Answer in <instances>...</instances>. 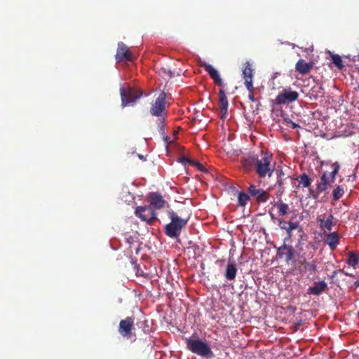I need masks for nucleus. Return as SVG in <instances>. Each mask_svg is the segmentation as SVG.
Here are the masks:
<instances>
[{"label":"nucleus","mask_w":359,"mask_h":359,"mask_svg":"<svg viewBox=\"0 0 359 359\" xmlns=\"http://www.w3.org/2000/svg\"><path fill=\"white\" fill-rule=\"evenodd\" d=\"M168 216L170 222L165 226L164 232L168 237L177 238L180 236L182 230L187 226L189 217L182 218L172 210L168 212Z\"/></svg>","instance_id":"nucleus-1"},{"label":"nucleus","mask_w":359,"mask_h":359,"mask_svg":"<svg viewBox=\"0 0 359 359\" xmlns=\"http://www.w3.org/2000/svg\"><path fill=\"white\" fill-rule=\"evenodd\" d=\"M273 156L269 152L262 151L256 157L255 172L260 178L271 177L274 172V165L271 164Z\"/></svg>","instance_id":"nucleus-2"},{"label":"nucleus","mask_w":359,"mask_h":359,"mask_svg":"<svg viewBox=\"0 0 359 359\" xmlns=\"http://www.w3.org/2000/svg\"><path fill=\"white\" fill-rule=\"evenodd\" d=\"M149 112L151 115L158 117V126L163 130L165 126V117L167 114L166 110V94L162 91L151 103Z\"/></svg>","instance_id":"nucleus-3"},{"label":"nucleus","mask_w":359,"mask_h":359,"mask_svg":"<svg viewBox=\"0 0 359 359\" xmlns=\"http://www.w3.org/2000/svg\"><path fill=\"white\" fill-rule=\"evenodd\" d=\"M186 345L191 352L201 357L209 358L213 355V353L210 346L206 343V341L200 339H186Z\"/></svg>","instance_id":"nucleus-4"},{"label":"nucleus","mask_w":359,"mask_h":359,"mask_svg":"<svg viewBox=\"0 0 359 359\" xmlns=\"http://www.w3.org/2000/svg\"><path fill=\"white\" fill-rule=\"evenodd\" d=\"M302 248L297 249V255L299 257V270L301 273H309V276L314 274L317 270V266L314 262H308L307 259H311L313 254L310 252L306 254L302 252Z\"/></svg>","instance_id":"nucleus-5"},{"label":"nucleus","mask_w":359,"mask_h":359,"mask_svg":"<svg viewBox=\"0 0 359 359\" xmlns=\"http://www.w3.org/2000/svg\"><path fill=\"white\" fill-rule=\"evenodd\" d=\"M296 212V210H292L290 212L292 215L291 216L290 220L289 221V224L287 226L286 229H285L287 233V237L285 238L284 242H286L287 240H290L291 238L293 230H297L299 233V239L297 248L298 249L300 248L299 245H301L302 241L306 238V235L304 233V229L301 226L299 221H293L297 215Z\"/></svg>","instance_id":"nucleus-6"},{"label":"nucleus","mask_w":359,"mask_h":359,"mask_svg":"<svg viewBox=\"0 0 359 359\" xmlns=\"http://www.w3.org/2000/svg\"><path fill=\"white\" fill-rule=\"evenodd\" d=\"M121 97V105L125 107L130 104H134L142 95V91L130 87L120 88Z\"/></svg>","instance_id":"nucleus-7"},{"label":"nucleus","mask_w":359,"mask_h":359,"mask_svg":"<svg viewBox=\"0 0 359 359\" xmlns=\"http://www.w3.org/2000/svg\"><path fill=\"white\" fill-rule=\"evenodd\" d=\"M135 214L141 220L148 224H152L157 219L154 208L150 205L137 207Z\"/></svg>","instance_id":"nucleus-8"},{"label":"nucleus","mask_w":359,"mask_h":359,"mask_svg":"<svg viewBox=\"0 0 359 359\" xmlns=\"http://www.w3.org/2000/svg\"><path fill=\"white\" fill-rule=\"evenodd\" d=\"M299 96V93L297 91L292 90L290 88H284L283 91L277 95L275 102L276 104L279 105L293 102L297 100Z\"/></svg>","instance_id":"nucleus-9"},{"label":"nucleus","mask_w":359,"mask_h":359,"mask_svg":"<svg viewBox=\"0 0 359 359\" xmlns=\"http://www.w3.org/2000/svg\"><path fill=\"white\" fill-rule=\"evenodd\" d=\"M248 191L250 196L255 198L258 203L266 202L270 197V194L266 191L259 189L254 184L250 185Z\"/></svg>","instance_id":"nucleus-10"},{"label":"nucleus","mask_w":359,"mask_h":359,"mask_svg":"<svg viewBox=\"0 0 359 359\" xmlns=\"http://www.w3.org/2000/svg\"><path fill=\"white\" fill-rule=\"evenodd\" d=\"M296 251L292 245L285 244V242L278 249L277 256L280 259H284L286 263L294 260Z\"/></svg>","instance_id":"nucleus-11"},{"label":"nucleus","mask_w":359,"mask_h":359,"mask_svg":"<svg viewBox=\"0 0 359 359\" xmlns=\"http://www.w3.org/2000/svg\"><path fill=\"white\" fill-rule=\"evenodd\" d=\"M133 326L134 318L132 317H127L126 319L120 321L118 332L123 337L130 338Z\"/></svg>","instance_id":"nucleus-12"},{"label":"nucleus","mask_w":359,"mask_h":359,"mask_svg":"<svg viewBox=\"0 0 359 359\" xmlns=\"http://www.w3.org/2000/svg\"><path fill=\"white\" fill-rule=\"evenodd\" d=\"M115 57L117 62H121L123 60L132 61L133 60V55L132 53L123 42H118Z\"/></svg>","instance_id":"nucleus-13"},{"label":"nucleus","mask_w":359,"mask_h":359,"mask_svg":"<svg viewBox=\"0 0 359 359\" xmlns=\"http://www.w3.org/2000/svg\"><path fill=\"white\" fill-rule=\"evenodd\" d=\"M202 67L208 73L210 76L213 79L216 85L223 86L224 83L220 77L219 72L210 64L203 62L201 65Z\"/></svg>","instance_id":"nucleus-14"},{"label":"nucleus","mask_w":359,"mask_h":359,"mask_svg":"<svg viewBox=\"0 0 359 359\" xmlns=\"http://www.w3.org/2000/svg\"><path fill=\"white\" fill-rule=\"evenodd\" d=\"M219 104L220 108L221 118H225L228 112L229 102L223 89L219 90Z\"/></svg>","instance_id":"nucleus-15"},{"label":"nucleus","mask_w":359,"mask_h":359,"mask_svg":"<svg viewBox=\"0 0 359 359\" xmlns=\"http://www.w3.org/2000/svg\"><path fill=\"white\" fill-rule=\"evenodd\" d=\"M149 201L151 205L150 206L156 209L163 208L165 203L163 196L157 192H152L149 194Z\"/></svg>","instance_id":"nucleus-16"},{"label":"nucleus","mask_w":359,"mask_h":359,"mask_svg":"<svg viewBox=\"0 0 359 359\" xmlns=\"http://www.w3.org/2000/svg\"><path fill=\"white\" fill-rule=\"evenodd\" d=\"M312 62H306L304 59H299L295 65V70L301 74H308L313 68Z\"/></svg>","instance_id":"nucleus-17"},{"label":"nucleus","mask_w":359,"mask_h":359,"mask_svg":"<svg viewBox=\"0 0 359 359\" xmlns=\"http://www.w3.org/2000/svg\"><path fill=\"white\" fill-rule=\"evenodd\" d=\"M331 183L332 182H331V179L328 175V172H325L321 175L320 182L317 184V192L322 193L325 191Z\"/></svg>","instance_id":"nucleus-18"},{"label":"nucleus","mask_w":359,"mask_h":359,"mask_svg":"<svg viewBox=\"0 0 359 359\" xmlns=\"http://www.w3.org/2000/svg\"><path fill=\"white\" fill-rule=\"evenodd\" d=\"M334 217L332 214H330L326 219H322L320 216L317 217V222L319 224L320 228L325 229L328 231H331L332 226L334 225L333 222Z\"/></svg>","instance_id":"nucleus-19"},{"label":"nucleus","mask_w":359,"mask_h":359,"mask_svg":"<svg viewBox=\"0 0 359 359\" xmlns=\"http://www.w3.org/2000/svg\"><path fill=\"white\" fill-rule=\"evenodd\" d=\"M327 288V284L325 281L315 283L314 285L308 289V293L310 294L319 295Z\"/></svg>","instance_id":"nucleus-20"},{"label":"nucleus","mask_w":359,"mask_h":359,"mask_svg":"<svg viewBox=\"0 0 359 359\" xmlns=\"http://www.w3.org/2000/svg\"><path fill=\"white\" fill-rule=\"evenodd\" d=\"M325 243L329 245L331 250L336 248L339 243V235L337 232L329 233L325 238Z\"/></svg>","instance_id":"nucleus-21"},{"label":"nucleus","mask_w":359,"mask_h":359,"mask_svg":"<svg viewBox=\"0 0 359 359\" xmlns=\"http://www.w3.org/2000/svg\"><path fill=\"white\" fill-rule=\"evenodd\" d=\"M237 273V268L235 264L233 263H229L226 266V271H225V278L228 280H233L236 278Z\"/></svg>","instance_id":"nucleus-22"},{"label":"nucleus","mask_w":359,"mask_h":359,"mask_svg":"<svg viewBox=\"0 0 359 359\" xmlns=\"http://www.w3.org/2000/svg\"><path fill=\"white\" fill-rule=\"evenodd\" d=\"M274 207L277 208L279 216H285L290 212L289 205L281 200L277 201Z\"/></svg>","instance_id":"nucleus-23"},{"label":"nucleus","mask_w":359,"mask_h":359,"mask_svg":"<svg viewBox=\"0 0 359 359\" xmlns=\"http://www.w3.org/2000/svg\"><path fill=\"white\" fill-rule=\"evenodd\" d=\"M256 157L251 156L243 160L242 165L245 171L249 172L252 168H255Z\"/></svg>","instance_id":"nucleus-24"},{"label":"nucleus","mask_w":359,"mask_h":359,"mask_svg":"<svg viewBox=\"0 0 359 359\" xmlns=\"http://www.w3.org/2000/svg\"><path fill=\"white\" fill-rule=\"evenodd\" d=\"M346 264L349 266H353V268H355V266L358 265L359 262V257L358 255L351 251L348 253V257L346 261Z\"/></svg>","instance_id":"nucleus-25"},{"label":"nucleus","mask_w":359,"mask_h":359,"mask_svg":"<svg viewBox=\"0 0 359 359\" xmlns=\"http://www.w3.org/2000/svg\"><path fill=\"white\" fill-rule=\"evenodd\" d=\"M250 194H248L245 192H240L238 194V204L239 205L243 207L246 205L247 202L249 201L250 199Z\"/></svg>","instance_id":"nucleus-26"},{"label":"nucleus","mask_w":359,"mask_h":359,"mask_svg":"<svg viewBox=\"0 0 359 359\" xmlns=\"http://www.w3.org/2000/svg\"><path fill=\"white\" fill-rule=\"evenodd\" d=\"M252 72L253 69H252L251 65L250 62H247L245 64V68L243 70V74L244 79H252Z\"/></svg>","instance_id":"nucleus-27"},{"label":"nucleus","mask_w":359,"mask_h":359,"mask_svg":"<svg viewBox=\"0 0 359 359\" xmlns=\"http://www.w3.org/2000/svg\"><path fill=\"white\" fill-rule=\"evenodd\" d=\"M332 167L333 168V170L332 172L328 173V175L330 176L331 179V182H334L336 175H337L339 169H340V165L338 162H335L332 165Z\"/></svg>","instance_id":"nucleus-28"},{"label":"nucleus","mask_w":359,"mask_h":359,"mask_svg":"<svg viewBox=\"0 0 359 359\" xmlns=\"http://www.w3.org/2000/svg\"><path fill=\"white\" fill-rule=\"evenodd\" d=\"M300 184L303 187H309L311 184V180L306 174H303L297 178Z\"/></svg>","instance_id":"nucleus-29"},{"label":"nucleus","mask_w":359,"mask_h":359,"mask_svg":"<svg viewBox=\"0 0 359 359\" xmlns=\"http://www.w3.org/2000/svg\"><path fill=\"white\" fill-rule=\"evenodd\" d=\"M344 194V190L343 187L341 186H337L332 192L333 199L334 201H338L339 198L342 197Z\"/></svg>","instance_id":"nucleus-30"},{"label":"nucleus","mask_w":359,"mask_h":359,"mask_svg":"<svg viewBox=\"0 0 359 359\" xmlns=\"http://www.w3.org/2000/svg\"><path fill=\"white\" fill-rule=\"evenodd\" d=\"M332 60L333 64L338 67L339 69H341L344 67L342 63L341 57L339 55H333L332 56Z\"/></svg>","instance_id":"nucleus-31"},{"label":"nucleus","mask_w":359,"mask_h":359,"mask_svg":"<svg viewBox=\"0 0 359 359\" xmlns=\"http://www.w3.org/2000/svg\"><path fill=\"white\" fill-rule=\"evenodd\" d=\"M284 175V173L283 172L282 170H280L279 171V175L278 176V180H277V184H278L279 186V189H278V191L280 192V193H283V180L282 178V176Z\"/></svg>","instance_id":"nucleus-32"},{"label":"nucleus","mask_w":359,"mask_h":359,"mask_svg":"<svg viewBox=\"0 0 359 359\" xmlns=\"http://www.w3.org/2000/svg\"><path fill=\"white\" fill-rule=\"evenodd\" d=\"M245 86L246 88L250 91H254V87L252 83V79H245Z\"/></svg>","instance_id":"nucleus-33"},{"label":"nucleus","mask_w":359,"mask_h":359,"mask_svg":"<svg viewBox=\"0 0 359 359\" xmlns=\"http://www.w3.org/2000/svg\"><path fill=\"white\" fill-rule=\"evenodd\" d=\"M289 224V221H285L283 219H278V226L283 229H286L287 226Z\"/></svg>","instance_id":"nucleus-34"},{"label":"nucleus","mask_w":359,"mask_h":359,"mask_svg":"<svg viewBox=\"0 0 359 359\" xmlns=\"http://www.w3.org/2000/svg\"><path fill=\"white\" fill-rule=\"evenodd\" d=\"M191 165L195 166L200 171L205 170V168H204V166L199 162L192 161Z\"/></svg>","instance_id":"nucleus-35"},{"label":"nucleus","mask_w":359,"mask_h":359,"mask_svg":"<svg viewBox=\"0 0 359 359\" xmlns=\"http://www.w3.org/2000/svg\"><path fill=\"white\" fill-rule=\"evenodd\" d=\"M339 272L343 273H344V274H345L346 276H353L352 274H351V273H348L345 272L343 269H341V270H339V271H334L332 272V276H331V278H334V277L337 275V273H338Z\"/></svg>","instance_id":"nucleus-36"},{"label":"nucleus","mask_w":359,"mask_h":359,"mask_svg":"<svg viewBox=\"0 0 359 359\" xmlns=\"http://www.w3.org/2000/svg\"><path fill=\"white\" fill-rule=\"evenodd\" d=\"M180 162L182 163L184 165H187V163L191 165V162H192V160L188 158L186 156H182L181 158H180Z\"/></svg>","instance_id":"nucleus-37"},{"label":"nucleus","mask_w":359,"mask_h":359,"mask_svg":"<svg viewBox=\"0 0 359 359\" xmlns=\"http://www.w3.org/2000/svg\"><path fill=\"white\" fill-rule=\"evenodd\" d=\"M285 121L287 123H288L291 124V126H292V128H299V126L298 124H297V123H295L292 122V121L290 119H289V118H285Z\"/></svg>","instance_id":"nucleus-38"},{"label":"nucleus","mask_w":359,"mask_h":359,"mask_svg":"<svg viewBox=\"0 0 359 359\" xmlns=\"http://www.w3.org/2000/svg\"><path fill=\"white\" fill-rule=\"evenodd\" d=\"M248 99L251 101V102H255L256 100L255 98V96H254V91H250L249 92V94H248Z\"/></svg>","instance_id":"nucleus-39"},{"label":"nucleus","mask_w":359,"mask_h":359,"mask_svg":"<svg viewBox=\"0 0 359 359\" xmlns=\"http://www.w3.org/2000/svg\"><path fill=\"white\" fill-rule=\"evenodd\" d=\"M318 90L317 91L318 93H321V91L323 90V88H322V86H318ZM322 93L323 94V92H322Z\"/></svg>","instance_id":"nucleus-40"},{"label":"nucleus","mask_w":359,"mask_h":359,"mask_svg":"<svg viewBox=\"0 0 359 359\" xmlns=\"http://www.w3.org/2000/svg\"><path fill=\"white\" fill-rule=\"evenodd\" d=\"M138 156H139V158H140V159H142V160H144V156H143L142 155H141V154H139V155H138Z\"/></svg>","instance_id":"nucleus-41"},{"label":"nucleus","mask_w":359,"mask_h":359,"mask_svg":"<svg viewBox=\"0 0 359 359\" xmlns=\"http://www.w3.org/2000/svg\"><path fill=\"white\" fill-rule=\"evenodd\" d=\"M313 198H315V199H316V198H317V196H316V195H315V194H313Z\"/></svg>","instance_id":"nucleus-42"},{"label":"nucleus","mask_w":359,"mask_h":359,"mask_svg":"<svg viewBox=\"0 0 359 359\" xmlns=\"http://www.w3.org/2000/svg\"><path fill=\"white\" fill-rule=\"evenodd\" d=\"M355 285L358 286L359 285V283L358 282H355Z\"/></svg>","instance_id":"nucleus-43"},{"label":"nucleus","mask_w":359,"mask_h":359,"mask_svg":"<svg viewBox=\"0 0 359 359\" xmlns=\"http://www.w3.org/2000/svg\"><path fill=\"white\" fill-rule=\"evenodd\" d=\"M291 46H292L293 48L295 47V45L294 43H292Z\"/></svg>","instance_id":"nucleus-44"},{"label":"nucleus","mask_w":359,"mask_h":359,"mask_svg":"<svg viewBox=\"0 0 359 359\" xmlns=\"http://www.w3.org/2000/svg\"><path fill=\"white\" fill-rule=\"evenodd\" d=\"M300 220H302L303 219V216L302 215L300 217H299Z\"/></svg>","instance_id":"nucleus-45"},{"label":"nucleus","mask_w":359,"mask_h":359,"mask_svg":"<svg viewBox=\"0 0 359 359\" xmlns=\"http://www.w3.org/2000/svg\"><path fill=\"white\" fill-rule=\"evenodd\" d=\"M358 88L359 89V85L358 86Z\"/></svg>","instance_id":"nucleus-46"}]
</instances>
